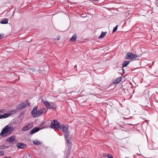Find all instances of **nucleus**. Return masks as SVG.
I'll use <instances>...</instances> for the list:
<instances>
[{"mask_svg":"<svg viewBox=\"0 0 158 158\" xmlns=\"http://www.w3.org/2000/svg\"><path fill=\"white\" fill-rule=\"evenodd\" d=\"M44 104V105L46 106L47 108L49 109H52V107H51V106L50 103L47 101H43Z\"/></svg>","mask_w":158,"mask_h":158,"instance_id":"12","label":"nucleus"},{"mask_svg":"<svg viewBox=\"0 0 158 158\" xmlns=\"http://www.w3.org/2000/svg\"><path fill=\"white\" fill-rule=\"evenodd\" d=\"M4 113V110H0V114H2Z\"/></svg>","mask_w":158,"mask_h":158,"instance_id":"27","label":"nucleus"},{"mask_svg":"<svg viewBox=\"0 0 158 158\" xmlns=\"http://www.w3.org/2000/svg\"><path fill=\"white\" fill-rule=\"evenodd\" d=\"M8 19H3L1 21V23L2 24H5L8 23Z\"/></svg>","mask_w":158,"mask_h":158,"instance_id":"18","label":"nucleus"},{"mask_svg":"<svg viewBox=\"0 0 158 158\" xmlns=\"http://www.w3.org/2000/svg\"><path fill=\"white\" fill-rule=\"evenodd\" d=\"M107 32H102L100 35L98 37V39H102L105 36Z\"/></svg>","mask_w":158,"mask_h":158,"instance_id":"16","label":"nucleus"},{"mask_svg":"<svg viewBox=\"0 0 158 158\" xmlns=\"http://www.w3.org/2000/svg\"><path fill=\"white\" fill-rule=\"evenodd\" d=\"M137 57V55L131 52H127L125 57L126 59L133 60Z\"/></svg>","mask_w":158,"mask_h":158,"instance_id":"2","label":"nucleus"},{"mask_svg":"<svg viewBox=\"0 0 158 158\" xmlns=\"http://www.w3.org/2000/svg\"><path fill=\"white\" fill-rule=\"evenodd\" d=\"M37 106H35L34 107L33 110L31 112L32 115H35V116H36V114H37V113L38 112V111L37 110Z\"/></svg>","mask_w":158,"mask_h":158,"instance_id":"10","label":"nucleus"},{"mask_svg":"<svg viewBox=\"0 0 158 158\" xmlns=\"http://www.w3.org/2000/svg\"><path fill=\"white\" fill-rule=\"evenodd\" d=\"M14 130L13 127L6 126L3 129L0 133V135L3 137H6L9 135Z\"/></svg>","mask_w":158,"mask_h":158,"instance_id":"1","label":"nucleus"},{"mask_svg":"<svg viewBox=\"0 0 158 158\" xmlns=\"http://www.w3.org/2000/svg\"><path fill=\"white\" fill-rule=\"evenodd\" d=\"M130 61H127V60H125L124 61L123 63L122 64V66L123 67H126L128 64L129 63Z\"/></svg>","mask_w":158,"mask_h":158,"instance_id":"15","label":"nucleus"},{"mask_svg":"<svg viewBox=\"0 0 158 158\" xmlns=\"http://www.w3.org/2000/svg\"><path fill=\"white\" fill-rule=\"evenodd\" d=\"M15 135H13L11 137L8 138L6 140V142H13L15 141Z\"/></svg>","mask_w":158,"mask_h":158,"instance_id":"11","label":"nucleus"},{"mask_svg":"<svg viewBox=\"0 0 158 158\" xmlns=\"http://www.w3.org/2000/svg\"><path fill=\"white\" fill-rule=\"evenodd\" d=\"M77 67V65H76L75 66V68H76Z\"/></svg>","mask_w":158,"mask_h":158,"instance_id":"35","label":"nucleus"},{"mask_svg":"<svg viewBox=\"0 0 158 158\" xmlns=\"http://www.w3.org/2000/svg\"><path fill=\"white\" fill-rule=\"evenodd\" d=\"M16 146L19 149H23L26 147L27 145L23 143H18L16 144Z\"/></svg>","mask_w":158,"mask_h":158,"instance_id":"8","label":"nucleus"},{"mask_svg":"<svg viewBox=\"0 0 158 158\" xmlns=\"http://www.w3.org/2000/svg\"><path fill=\"white\" fill-rule=\"evenodd\" d=\"M33 144L35 145H40L41 144V143L39 142L37 140H34L33 141Z\"/></svg>","mask_w":158,"mask_h":158,"instance_id":"17","label":"nucleus"},{"mask_svg":"<svg viewBox=\"0 0 158 158\" xmlns=\"http://www.w3.org/2000/svg\"><path fill=\"white\" fill-rule=\"evenodd\" d=\"M27 103H28V102H26L25 103H22L18 106H17L16 107V110H20L22 109L25 107H26L27 105H29V104H27Z\"/></svg>","mask_w":158,"mask_h":158,"instance_id":"4","label":"nucleus"},{"mask_svg":"<svg viewBox=\"0 0 158 158\" xmlns=\"http://www.w3.org/2000/svg\"><path fill=\"white\" fill-rule=\"evenodd\" d=\"M4 154V151H0V156L3 155Z\"/></svg>","mask_w":158,"mask_h":158,"instance_id":"24","label":"nucleus"},{"mask_svg":"<svg viewBox=\"0 0 158 158\" xmlns=\"http://www.w3.org/2000/svg\"><path fill=\"white\" fill-rule=\"evenodd\" d=\"M122 80L121 77H119V82H120Z\"/></svg>","mask_w":158,"mask_h":158,"instance_id":"29","label":"nucleus"},{"mask_svg":"<svg viewBox=\"0 0 158 158\" xmlns=\"http://www.w3.org/2000/svg\"><path fill=\"white\" fill-rule=\"evenodd\" d=\"M69 139L70 138H68V139H66V140H67V143L68 144H69Z\"/></svg>","mask_w":158,"mask_h":158,"instance_id":"25","label":"nucleus"},{"mask_svg":"<svg viewBox=\"0 0 158 158\" xmlns=\"http://www.w3.org/2000/svg\"><path fill=\"white\" fill-rule=\"evenodd\" d=\"M7 148V147L6 146L4 145L0 146V149H4L6 148Z\"/></svg>","mask_w":158,"mask_h":158,"instance_id":"23","label":"nucleus"},{"mask_svg":"<svg viewBox=\"0 0 158 158\" xmlns=\"http://www.w3.org/2000/svg\"><path fill=\"white\" fill-rule=\"evenodd\" d=\"M48 110V109L46 108H43L38 110L37 114H36V116H39L41 114H42L46 112Z\"/></svg>","mask_w":158,"mask_h":158,"instance_id":"6","label":"nucleus"},{"mask_svg":"<svg viewBox=\"0 0 158 158\" xmlns=\"http://www.w3.org/2000/svg\"><path fill=\"white\" fill-rule=\"evenodd\" d=\"M3 158H8L7 157H3Z\"/></svg>","mask_w":158,"mask_h":158,"instance_id":"34","label":"nucleus"},{"mask_svg":"<svg viewBox=\"0 0 158 158\" xmlns=\"http://www.w3.org/2000/svg\"><path fill=\"white\" fill-rule=\"evenodd\" d=\"M157 44H158V40L157 41Z\"/></svg>","mask_w":158,"mask_h":158,"instance_id":"36","label":"nucleus"},{"mask_svg":"<svg viewBox=\"0 0 158 158\" xmlns=\"http://www.w3.org/2000/svg\"><path fill=\"white\" fill-rule=\"evenodd\" d=\"M122 70H123V73H125V70H124V69H123Z\"/></svg>","mask_w":158,"mask_h":158,"instance_id":"32","label":"nucleus"},{"mask_svg":"<svg viewBox=\"0 0 158 158\" xmlns=\"http://www.w3.org/2000/svg\"><path fill=\"white\" fill-rule=\"evenodd\" d=\"M4 36V34H3L2 35L0 34V40L1 39L3 38Z\"/></svg>","mask_w":158,"mask_h":158,"instance_id":"26","label":"nucleus"},{"mask_svg":"<svg viewBox=\"0 0 158 158\" xmlns=\"http://www.w3.org/2000/svg\"><path fill=\"white\" fill-rule=\"evenodd\" d=\"M118 28V25H117L116 26L114 27L113 30H117Z\"/></svg>","mask_w":158,"mask_h":158,"instance_id":"28","label":"nucleus"},{"mask_svg":"<svg viewBox=\"0 0 158 158\" xmlns=\"http://www.w3.org/2000/svg\"><path fill=\"white\" fill-rule=\"evenodd\" d=\"M60 129L64 133H67L68 132V126L67 125L64 126L62 125L60 126Z\"/></svg>","mask_w":158,"mask_h":158,"instance_id":"7","label":"nucleus"},{"mask_svg":"<svg viewBox=\"0 0 158 158\" xmlns=\"http://www.w3.org/2000/svg\"><path fill=\"white\" fill-rule=\"evenodd\" d=\"M11 158V157H9V158Z\"/></svg>","mask_w":158,"mask_h":158,"instance_id":"37","label":"nucleus"},{"mask_svg":"<svg viewBox=\"0 0 158 158\" xmlns=\"http://www.w3.org/2000/svg\"><path fill=\"white\" fill-rule=\"evenodd\" d=\"M113 83L114 84H118V77L117 78L116 80L113 81Z\"/></svg>","mask_w":158,"mask_h":158,"instance_id":"21","label":"nucleus"},{"mask_svg":"<svg viewBox=\"0 0 158 158\" xmlns=\"http://www.w3.org/2000/svg\"><path fill=\"white\" fill-rule=\"evenodd\" d=\"M13 112L14 111H12L9 113H6L4 114L0 115V119L5 118L9 117L12 114Z\"/></svg>","mask_w":158,"mask_h":158,"instance_id":"9","label":"nucleus"},{"mask_svg":"<svg viewBox=\"0 0 158 158\" xmlns=\"http://www.w3.org/2000/svg\"><path fill=\"white\" fill-rule=\"evenodd\" d=\"M40 130V128L39 127H35L31 130L30 131V134L32 135L35 132H37Z\"/></svg>","mask_w":158,"mask_h":158,"instance_id":"13","label":"nucleus"},{"mask_svg":"<svg viewBox=\"0 0 158 158\" xmlns=\"http://www.w3.org/2000/svg\"><path fill=\"white\" fill-rule=\"evenodd\" d=\"M50 104H51V107H52V109H51L53 110L56 107V106L53 103H51Z\"/></svg>","mask_w":158,"mask_h":158,"instance_id":"19","label":"nucleus"},{"mask_svg":"<svg viewBox=\"0 0 158 158\" xmlns=\"http://www.w3.org/2000/svg\"><path fill=\"white\" fill-rule=\"evenodd\" d=\"M77 36L76 34H74L71 38L70 39L69 41L71 42H75L76 40Z\"/></svg>","mask_w":158,"mask_h":158,"instance_id":"14","label":"nucleus"},{"mask_svg":"<svg viewBox=\"0 0 158 158\" xmlns=\"http://www.w3.org/2000/svg\"><path fill=\"white\" fill-rule=\"evenodd\" d=\"M81 16L82 17H86V16H85L84 14H82L81 15Z\"/></svg>","mask_w":158,"mask_h":158,"instance_id":"30","label":"nucleus"},{"mask_svg":"<svg viewBox=\"0 0 158 158\" xmlns=\"http://www.w3.org/2000/svg\"><path fill=\"white\" fill-rule=\"evenodd\" d=\"M33 127V124L32 123H29L27 125H25L22 128L23 131H25L31 129Z\"/></svg>","mask_w":158,"mask_h":158,"instance_id":"5","label":"nucleus"},{"mask_svg":"<svg viewBox=\"0 0 158 158\" xmlns=\"http://www.w3.org/2000/svg\"><path fill=\"white\" fill-rule=\"evenodd\" d=\"M113 32H112V33H114V32H115L117 30H113Z\"/></svg>","mask_w":158,"mask_h":158,"instance_id":"33","label":"nucleus"},{"mask_svg":"<svg viewBox=\"0 0 158 158\" xmlns=\"http://www.w3.org/2000/svg\"><path fill=\"white\" fill-rule=\"evenodd\" d=\"M60 36H59L57 37V40H59L60 39Z\"/></svg>","mask_w":158,"mask_h":158,"instance_id":"31","label":"nucleus"},{"mask_svg":"<svg viewBox=\"0 0 158 158\" xmlns=\"http://www.w3.org/2000/svg\"><path fill=\"white\" fill-rule=\"evenodd\" d=\"M65 139H68V138H70V136H69V132L65 133Z\"/></svg>","mask_w":158,"mask_h":158,"instance_id":"20","label":"nucleus"},{"mask_svg":"<svg viewBox=\"0 0 158 158\" xmlns=\"http://www.w3.org/2000/svg\"><path fill=\"white\" fill-rule=\"evenodd\" d=\"M105 155L106 156L108 157L109 158H113L112 156L109 154H106Z\"/></svg>","mask_w":158,"mask_h":158,"instance_id":"22","label":"nucleus"},{"mask_svg":"<svg viewBox=\"0 0 158 158\" xmlns=\"http://www.w3.org/2000/svg\"><path fill=\"white\" fill-rule=\"evenodd\" d=\"M59 123L58 121L56 120H53L51 123V127L52 128H60Z\"/></svg>","mask_w":158,"mask_h":158,"instance_id":"3","label":"nucleus"}]
</instances>
